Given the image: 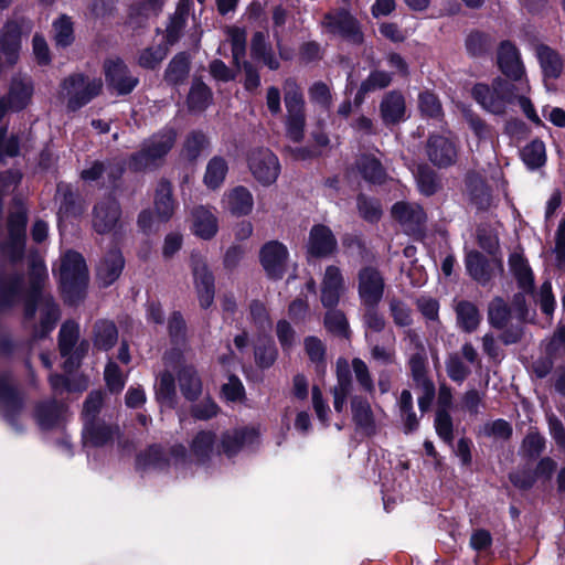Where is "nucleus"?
Segmentation results:
<instances>
[{
    "mask_svg": "<svg viewBox=\"0 0 565 565\" xmlns=\"http://www.w3.org/2000/svg\"><path fill=\"white\" fill-rule=\"evenodd\" d=\"M531 86L529 81L519 84L510 83L497 77L490 84L478 83L471 89L473 99L488 113L502 115L508 107L518 102L524 115L534 124L541 125L542 120L527 97Z\"/></svg>",
    "mask_w": 565,
    "mask_h": 565,
    "instance_id": "obj_1",
    "label": "nucleus"
},
{
    "mask_svg": "<svg viewBox=\"0 0 565 565\" xmlns=\"http://www.w3.org/2000/svg\"><path fill=\"white\" fill-rule=\"evenodd\" d=\"M102 86L103 84L99 78L73 75L62 83L58 98L66 103L68 109L76 110L97 96L102 90Z\"/></svg>",
    "mask_w": 565,
    "mask_h": 565,
    "instance_id": "obj_2",
    "label": "nucleus"
},
{
    "mask_svg": "<svg viewBox=\"0 0 565 565\" xmlns=\"http://www.w3.org/2000/svg\"><path fill=\"white\" fill-rule=\"evenodd\" d=\"M61 288L67 300L73 301V296H78L87 281V268L84 258L75 252H67L60 267Z\"/></svg>",
    "mask_w": 565,
    "mask_h": 565,
    "instance_id": "obj_3",
    "label": "nucleus"
},
{
    "mask_svg": "<svg viewBox=\"0 0 565 565\" xmlns=\"http://www.w3.org/2000/svg\"><path fill=\"white\" fill-rule=\"evenodd\" d=\"M285 105L287 109L286 132L290 140L299 142L305 135V102L298 86L290 81L285 84Z\"/></svg>",
    "mask_w": 565,
    "mask_h": 565,
    "instance_id": "obj_4",
    "label": "nucleus"
},
{
    "mask_svg": "<svg viewBox=\"0 0 565 565\" xmlns=\"http://www.w3.org/2000/svg\"><path fill=\"white\" fill-rule=\"evenodd\" d=\"M177 131L166 128L147 140L141 151L134 156L132 162L136 169L147 168L162 159L174 146Z\"/></svg>",
    "mask_w": 565,
    "mask_h": 565,
    "instance_id": "obj_5",
    "label": "nucleus"
},
{
    "mask_svg": "<svg viewBox=\"0 0 565 565\" xmlns=\"http://www.w3.org/2000/svg\"><path fill=\"white\" fill-rule=\"evenodd\" d=\"M248 169L254 179L263 186L274 184L280 173L277 156L267 148L253 150L248 156Z\"/></svg>",
    "mask_w": 565,
    "mask_h": 565,
    "instance_id": "obj_6",
    "label": "nucleus"
},
{
    "mask_svg": "<svg viewBox=\"0 0 565 565\" xmlns=\"http://www.w3.org/2000/svg\"><path fill=\"white\" fill-rule=\"evenodd\" d=\"M260 264L269 278L280 279L287 269L289 253L278 241L266 243L259 253Z\"/></svg>",
    "mask_w": 565,
    "mask_h": 565,
    "instance_id": "obj_7",
    "label": "nucleus"
},
{
    "mask_svg": "<svg viewBox=\"0 0 565 565\" xmlns=\"http://www.w3.org/2000/svg\"><path fill=\"white\" fill-rule=\"evenodd\" d=\"M359 296L366 308H375L384 294V279L373 267H364L359 271Z\"/></svg>",
    "mask_w": 565,
    "mask_h": 565,
    "instance_id": "obj_8",
    "label": "nucleus"
},
{
    "mask_svg": "<svg viewBox=\"0 0 565 565\" xmlns=\"http://www.w3.org/2000/svg\"><path fill=\"white\" fill-rule=\"evenodd\" d=\"M35 311H39L40 315V329L35 331V337L43 338L54 329L60 319V311L52 298L42 294L35 298L34 305L26 306L25 315L33 317Z\"/></svg>",
    "mask_w": 565,
    "mask_h": 565,
    "instance_id": "obj_9",
    "label": "nucleus"
},
{
    "mask_svg": "<svg viewBox=\"0 0 565 565\" xmlns=\"http://www.w3.org/2000/svg\"><path fill=\"white\" fill-rule=\"evenodd\" d=\"M121 210L111 198L99 201L93 210V227L99 234L111 233L120 226Z\"/></svg>",
    "mask_w": 565,
    "mask_h": 565,
    "instance_id": "obj_10",
    "label": "nucleus"
},
{
    "mask_svg": "<svg viewBox=\"0 0 565 565\" xmlns=\"http://www.w3.org/2000/svg\"><path fill=\"white\" fill-rule=\"evenodd\" d=\"M192 271L200 305L202 308H209L214 300V277L205 259L193 255Z\"/></svg>",
    "mask_w": 565,
    "mask_h": 565,
    "instance_id": "obj_11",
    "label": "nucleus"
},
{
    "mask_svg": "<svg viewBox=\"0 0 565 565\" xmlns=\"http://www.w3.org/2000/svg\"><path fill=\"white\" fill-rule=\"evenodd\" d=\"M497 61L501 72L512 79L514 82L513 84H519L521 81H527L520 53L511 42L504 41L500 44Z\"/></svg>",
    "mask_w": 565,
    "mask_h": 565,
    "instance_id": "obj_12",
    "label": "nucleus"
},
{
    "mask_svg": "<svg viewBox=\"0 0 565 565\" xmlns=\"http://www.w3.org/2000/svg\"><path fill=\"white\" fill-rule=\"evenodd\" d=\"M221 206L224 212L236 217L248 215L254 209L253 193L244 185L231 188L223 193Z\"/></svg>",
    "mask_w": 565,
    "mask_h": 565,
    "instance_id": "obj_13",
    "label": "nucleus"
},
{
    "mask_svg": "<svg viewBox=\"0 0 565 565\" xmlns=\"http://www.w3.org/2000/svg\"><path fill=\"white\" fill-rule=\"evenodd\" d=\"M190 230L201 239H212L218 231V218L212 207L195 206L190 214Z\"/></svg>",
    "mask_w": 565,
    "mask_h": 565,
    "instance_id": "obj_14",
    "label": "nucleus"
},
{
    "mask_svg": "<svg viewBox=\"0 0 565 565\" xmlns=\"http://www.w3.org/2000/svg\"><path fill=\"white\" fill-rule=\"evenodd\" d=\"M105 75L108 84L121 95L130 93L138 83V78L129 73L127 66L119 58L106 61Z\"/></svg>",
    "mask_w": 565,
    "mask_h": 565,
    "instance_id": "obj_15",
    "label": "nucleus"
},
{
    "mask_svg": "<svg viewBox=\"0 0 565 565\" xmlns=\"http://www.w3.org/2000/svg\"><path fill=\"white\" fill-rule=\"evenodd\" d=\"M25 224L26 216L22 209L11 214L9 218L10 238L2 249L13 260L20 258L23 254Z\"/></svg>",
    "mask_w": 565,
    "mask_h": 565,
    "instance_id": "obj_16",
    "label": "nucleus"
},
{
    "mask_svg": "<svg viewBox=\"0 0 565 565\" xmlns=\"http://www.w3.org/2000/svg\"><path fill=\"white\" fill-rule=\"evenodd\" d=\"M259 431L255 427H246L225 431L221 438V448L227 457L236 455L245 447L258 441Z\"/></svg>",
    "mask_w": 565,
    "mask_h": 565,
    "instance_id": "obj_17",
    "label": "nucleus"
},
{
    "mask_svg": "<svg viewBox=\"0 0 565 565\" xmlns=\"http://www.w3.org/2000/svg\"><path fill=\"white\" fill-rule=\"evenodd\" d=\"M323 24L330 32L340 34L353 43H361L363 40L355 19L347 11L327 14Z\"/></svg>",
    "mask_w": 565,
    "mask_h": 565,
    "instance_id": "obj_18",
    "label": "nucleus"
},
{
    "mask_svg": "<svg viewBox=\"0 0 565 565\" xmlns=\"http://www.w3.org/2000/svg\"><path fill=\"white\" fill-rule=\"evenodd\" d=\"M103 404V394L100 392H93L88 395L84 408H83V416H84V430H83V437L85 444H90L93 446H102V444L105 441L106 437H99L96 433L95 427V418L96 414L99 412Z\"/></svg>",
    "mask_w": 565,
    "mask_h": 565,
    "instance_id": "obj_19",
    "label": "nucleus"
},
{
    "mask_svg": "<svg viewBox=\"0 0 565 565\" xmlns=\"http://www.w3.org/2000/svg\"><path fill=\"white\" fill-rule=\"evenodd\" d=\"M426 152L429 160L437 167H448L452 164L457 158L455 143L443 135L429 137Z\"/></svg>",
    "mask_w": 565,
    "mask_h": 565,
    "instance_id": "obj_20",
    "label": "nucleus"
},
{
    "mask_svg": "<svg viewBox=\"0 0 565 565\" xmlns=\"http://www.w3.org/2000/svg\"><path fill=\"white\" fill-rule=\"evenodd\" d=\"M338 242L332 231L322 224L312 226L307 244L308 253L317 257H327L337 250Z\"/></svg>",
    "mask_w": 565,
    "mask_h": 565,
    "instance_id": "obj_21",
    "label": "nucleus"
},
{
    "mask_svg": "<svg viewBox=\"0 0 565 565\" xmlns=\"http://www.w3.org/2000/svg\"><path fill=\"white\" fill-rule=\"evenodd\" d=\"M344 289L345 284L341 270L335 266H328L321 284L322 305L327 308L335 307Z\"/></svg>",
    "mask_w": 565,
    "mask_h": 565,
    "instance_id": "obj_22",
    "label": "nucleus"
},
{
    "mask_svg": "<svg viewBox=\"0 0 565 565\" xmlns=\"http://www.w3.org/2000/svg\"><path fill=\"white\" fill-rule=\"evenodd\" d=\"M217 437L214 431H199L190 444V456L198 463H205L216 455Z\"/></svg>",
    "mask_w": 565,
    "mask_h": 565,
    "instance_id": "obj_23",
    "label": "nucleus"
},
{
    "mask_svg": "<svg viewBox=\"0 0 565 565\" xmlns=\"http://www.w3.org/2000/svg\"><path fill=\"white\" fill-rule=\"evenodd\" d=\"M124 258L118 249H111L98 264L97 279L104 287L111 285L118 279L124 269Z\"/></svg>",
    "mask_w": 565,
    "mask_h": 565,
    "instance_id": "obj_24",
    "label": "nucleus"
},
{
    "mask_svg": "<svg viewBox=\"0 0 565 565\" xmlns=\"http://www.w3.org/2000/svg\"><path fill=\"white\" fill-rule=\"evenodd\" d=\"M381 117L385 124H396L406 119V104L404 96L392 90L387 93L380 105Z\"/></svg>",
    "mask_w": 565,
    "mask_h": 565,
    "instance_id": "obj_25",
    "label": "nucleus"
},
{
    "mask_svg": "<svg viewBox=\"0 0 565 565\" xmlns=\"http://www.w3.org/2000/svg\"><path fill=\"white\" fill-rule=\"evenodd\" d=\"M78 339V326L74 322H65L60 330V351L63 356H68L64 369L71 371L78 364V356L71 354L74 344Z\"/></svg>",
    "mask_w": 565,
    "mask_h": 565,
    "instance_id": "obj_26",
    "label": "nucleus"
},
{
    "mask_svg": "<svg viewBox=\"0 0 565 565\" xmlns=\"http://www.w3.org/2000/svg\"><path fill=\"white\" fill-rule=\"evenodd\" d=\"M509 266L512 275L518 280L519 287L526 292L532 291L533 273L522 253L513 252L509 257Z\"/></svg>",
    "mask_w": 565,
    "mask_h": 565,
    "instance_id": "obj_27",
    "label": "nucleus"
},
{
    "mask_svg": "<svg viewBox=\"0 0 565 565\" xmlns=\"http://www.w3.org/2000/svg\"><path fill=\"white\" fill-rule=\"evenodd\" d=\"M227 172L228 164L224 158L218 156L211 158L203 175L204 185L212 191L220 189L225 181Z\"/></svg>",
    "mask_w": 565,
    "mask_h": 565,
    "instance_id": "obj_28",
    "label": "nucleus"
},
{
    "mask_svg": "<svg viewBox=\"0 0 565 565\" xmlns=\"http://www.w3.org/2000/svg\"><path fill=\"white\" fill-rule=\"evenodd\" d=\"M352 417L356 426L367 434L375 430V422L371 405L362 397L354 396L351 399Z\"/></svg>",
    "mask_w": 565,
    "mask_h": 565,
    "instance_id": "obj_29",
    "label": "nucleus"
},
{
    "mask_svg": "<svg viewBox=\"0 0 565 565\" xmlns=\"http://www.w3.org/2000/svg\"><path fill=\"white\" fill-rule=\"evenodd\" d=\"M458 326L465 332H473L480 324L481 315L478 308L470 301L461 300L455 306Z\"/></svg>",
    "mask_w": 565,
    "mask_h": 565,
    "instance_id": "obj_30",
    "label": "nucleus"
},
{
    "mask_svg": "<svg viewBox=\"0 0 565 565\" xmlns=\"http://www.w3.org/2000/svg\"><path fill=\"white\" fill-rule=\"evenodd\" d=\"M32 96V86L26 78H14L8 95V107L13 110L24 108Z\"/></svg>",
    "mask_w": 565,
    "mask_h": 565,
    "instance_id": "obj_31",
    "label": "nucleus"
},
{
    "mask_svg": "<svg viewBox=\"0 0 565 565\" xmlns=\"http://www.w3.org/2000/svg\"><path fill=\"white\" fill-rule=\"evenodd\" d=\"M536 56L545 77L556 78L563 70V62L559 55L546 45L536 47Z\"/></svg>",
    "mask_w": 565,
    "mask_h": 565,
    "instance_id": "obj_32",
    "label": "nucleus"
},
{
    "mask_svg": "<svg viewBox=\"0 0 565 565\" xmlns=\"http://www.w3.org/2000/svg\"><path fill=\"white\" fill-rule=\"evenodd\" d=\"M154 210L159 221H168L174 212L171 185L167 182L160 183L154 199Z\"/></svg>",
    "mask_w": 565,
    "mask_h": 565,
    "instance_id": "obj_33",
    "label": "nucleus"
},
{
    "mask_svg": "<svg viewBox=\"0 0 565 565\" xmlns=\"http://www.w3.org/2000/svg\"><path fill=\"white\" fill-rule=\"evenodd\" d=\"M406 339L411 342V344L414 345L416 352L412 354L409 359V365L412 369V373L414 379L418 383H424V381H427L424 375V369H425V353H424V347L418 338V335L412 331L408 330L406 332Z\"/></svg>",
    "mask_w": 565,
    "mask_h": 565,
    "instance_id": "obj_34",
    "label": "nucleus"
},
{
    "mask_svg": "<svg viewBox=\"0 0 565 565\" xmlns=\"http://www.w3.org/2000/svg\"><path fill=\"white\" fill-rule=\"evenodd\" d=\"M466 267L469 275L480 284H487L492 277L487 260L479 252L471 250L467 254Z\"/></svg>",
    "mask_w": 565,
    "mask_h": 565,
    "instance_id": "obj_35",
    "label": "nucleus"
},
{
    "mask_svg": "<svg viewBox=\"0 0 565 565\" xmlns=\"http://www.w3.org/2000/svg\"><path fill=\"white\" fill-rule=\"evenodd\" d=\"M179 385L185 398L194 401L202 392L201 380L192 366H184L179 372Z\"/></svg>",
    "mask_w": 565,
    "mask_h": 565,
    "instance_id": "obj_36",
    "label": "nucleus"
},
{
    "mask_svg": "<svg viewBox=\"0 0 565 565\" xmlns=\"http://www.w3.org/2000/svg\"><path fill=\"white\" fill-rule=\"evenodd\" d=\"M392 214L394 218L407 225H419L425 221V213L417 204L398 202L393 205Z\"/></svg>",
    "mask_w": 565,
    "mask_h": 565,
    "instance_id": "obj_37",
    "label": "nucleus"
},
{
    "mask_svg": "<svg viewBox=\"0 0 565 565\" xmlns=\"http://www.w3.org/2000/svg\"><path fill=\"white\" fill-rule=\"evenodd\" d=\"M65 408L55 402H49L38 407L36 419L43 429H50L64 419Z\"/></svg>",
    "mask_w": 565,
    "mask_h": 565,
    "instance_id": "obj_38",
    "label": "nucleus"
},
{
    "mask_svg": "<svg viewBox=\"0 0 565 565\" xmlns=\"http://www.w3.org/2000/svg\"><path fill=\"white\" fill-rule=\"evenodd\" d=\"M212 102L210 88L201 81H194L189 93L188 104L192 111H203Z\"/></svg>",
    "mask_w": 565,
    "mask_h": 565,
    "instance_id": "obj_39",
    "label": "nucleus"
},
{
    "mask_svg": "<svg viewBox=\"0 0 565 565\" xmlns=\"http://www.w3.org/2000/svg\"><path fill=\"white\" fill-rule=\"evenodd\" d=\"M358 169L363 178L372 183H382L385 180V170L374 157H361L358 161Z\"/></svg>",
    "mask_w": 565,
    "mask_h": 565,
    "instance_id": "obj_40",
    "label": "nucleus"
},
{
    "mask_svg": "<svg viewBox=\"0 0 565 565\" xmlns=\"http://www.w3.org/2000/svg\"><path fill=\"white\" fill-rule=\"evenodd\" d=\"M391 75L384 71L372 72L361 84L356 100L362 102L365 94L383 89L391 84Z\"/></svg>",
    "mask_w": 565,
    "mask_h": 565,
    "instance_id": "obj_41",
    "label": "nucleus"
},
{
    "mask_svg": "<svg viewBox=\"0 0 565 565\" xmlns=\"http://www.w3.org/2000/svg\"><path fill=\"white\" fill-rule=\"evenodd\" d=\"M53 39L56 46H68L74 41L73 22L66 15H61L53 22Z\"/></svg>",
    "mask_w": 565,
    "mask_h": 565,
    "instance_id": "obj_42",
    "label": "nucleus"
},
{
    "mask_svg": "<svg viewBox=\"0 0 565 565\" xmlns=\"http://www.w3.org/2000/svg\"><path fill=\"white\" fill-rule=\"evenodd\" d=\"M522 159L530 169H536L545 163V145L541 140H533L522 150Z\"/></svg>",
    "mask_w": 565,
    "mask_h": 565,
    "instance_id": "obj_43",
    "label": "nucleus"
},
{
    "mask_svg": "<svg viewBox=\"0 0 565 565\" xmlns=\"http://www.w3.org/2000/svg\"><path fill=\"white\" fill-rule=\"evenodd\" d=\"M117 341V329L113 322L100 321L95 326V345L100 350L110 349Z\"/></svg>",
    "mask_w": 565,
    "mask_h": 565,
    "instance_id": "obj_44",
    "label": "nucleus"
},
{
    "mask_svg": "<svg viewBox=\"0 0 565 565\" xmlns=\"http://www.w3.org/2000/svg\"><path fill=\"white\" fill-rule=\"evenodd\" d=\"M305 349L312 363L316 364L317 372H324L326 367V347L316 337L305 339Z\"/></svg>",
    "mask_w": 565,
    "mask_h": 565,
    "instance_id": "obj_45",
    "label": "nucleus"
},
{
    "mask_svg": "<svg viewBox=\"0 0 565 565\" xmlns=\"http://www.w3.org/2000/svg\"><path fill=\"white\" fill-rule=\"evenodd\" d=\"M21 407L22 401L15 392L0 388V412L7 420L11 422Z\"/></svg>",
    "mask_w": 565,
    "mask_h": 565,
    "instance_id": "obj_46",
    "label": "nucleus"
},
{
    "mask_svg": "<svg viewBox=\"0 0 565 565\" xmlns=\"http://www.w3.org/2000/svg\"><path fill=\"white\" fill-rule=\"evenodd\" d=\"M207 146L209 140L203 132L192 131L184 141L183 154L189 160H195Z\"/></svg>",
    "mask_w": 565,
    "mask_h": 565,
    "instance_id": "obj_47",
    "label": "nucleus"
},
{
    "mask_svg": "<svg viewBox=\"0 0 565 565\" xmlns=\"http://www.w3.org/2000/svg\"><path fill=\"white\" fill-rule=\"evenodd\" d=\"M19 50V34L13 26H8L0 36V51L9 63H14Z\"/></svg>",
    "mask_w": 565,
    "mask_h": 565,
    "instance_id": "obj_48",
    "label": "nucleus"
},
{
    "mask_svg": "<svg viewBox=\"0 0 565 565\" xmlns=\"http://www.w3.org/2000/svg\"><path fill=\"white\" fill-rule=\"evenodd\" d=\"M175 396L174 379L172 374L166 372L160 375L157 386V398L166 406L172 407Z\"/></svg>",
    "mask_w": 565,
    "mask_h": 565,
    "instance_id": "obj_49",
    "label": "nucleus"
},
{
    "mask_svg": "<svg viewBox=\"0 0 565 565\" xmlns=\"http://www.w3.org/2000/svg\"><path fill=\"white\" fill-rule=\"evenodd\" d=\"M510 317L507 303L501 298L493 299L488 309V318L490 323L495 328H503Z\"/></svg>",
    "mask_w": 565,
    "mask_h": 565,
    "instance_id": "obj_50",
    "label": "nucleus"
},
{
    "mask_svg": "<svg viewBox=\"0 0 565 565\" xmlns=\"http://www.w3.org/2000/svg\"><path fill=\"white\" fill-rule=\"evenodd\" d=\"M189 73V62L184 55L175 56L166 71V78L172 84H177L185 78Z\"/></svg>",
    "mask_w": 565,
    "mask_h": 565,
    "instance_id": "obj_51",
    "label": "nucleus"
},
{
    "mask_svg": "<svg viewBox=\"0 0 565 565\" xmlns=\"http://www.w3.org/2000/svg\"><path fill=\"white\" fill-rule=\"evenodd\" d=\"M418 106L424 116L438 118L441 115L440 102L429 92H425L419 95Z\"/></svg>",
    "mask_w": 565,
    "mask_h": 565,
    "instance_id": "obj_52",
    "label": "nucleus"
},
{
    "mask_svg": "<svg viewBox=\"0 0 565 565\" xmlns=\"http://www.w3.org/2000/svg\"><path fill=\"white\" fill-rule=\"evenodd\" d=\"M446 370L448 376L455 382H463L469 375L470 370L460 360L458 354H451L446 361Z\"/></svg>",
    "mask_w": 565,
    "mask_h": 565,
    "instance_id": "obj_53",
    "label": "nucleus"
},
{
    "mask_svg": "<svg viewBox=\"0 0 565 565\" xmlns=\"http://www.w3.org/2000/svg\"><path fill=\"white\" fill-rule=\"evenodd\" d=\"M104 172H107L109 179L115 180L121 173V168L105 167L100 162H94L88 169L82 171V178L85 181L98 180Z\"/></svg>",
    "mask_w": 565,
    "mask_h": 565,
    "instance_id": "obj_54",
    "label": "nucleus"
},
{
    "mask_svg": "<svg viewBox=\"0 0 565 565\" xmlns=\"http://www.w3.org/2000/svg\"><path fill=\"white\" fill-rule=\"evenodd\" d=\"M545 447V439L536 431H530L523 439L521 450L529 457L539 456Z\"/></svg>",
    "mask_w": 565,
    "mask_h": 565,
    "instance_id": "obj_55",
    "label": "nucleus"
},
{
    "mask_svg": "<svg viewBox=\"0 0 565 565\" xmlns=\"http://www.w3.org/2000/svg\"><path fill=\"white\" fill-rule=\"evenodd\" d=\"M228 38L232 43L233 60L238 65L239 60L245 54L246 33L238 28H231L228 30Z\"/></svg>",
    "mask_w": 565,
    "mask_h": 565,
    "instance_id": "obj_56",
    "label": "nucleus"
},
{
    "mask_svg": "<svg viewBox=\"0 0 565 565\" xmlns=\"http://www.w3.org/2000/svg\"><path fill=\"white\" fill-rule=\"evenodd\" d=\"M358 209L360 215L370 222H375L381 217L382 210L380 204L374 201L360 195L358 199Z\"/></svg>",
    "mask_w": 565,
    "mask_h": 565,
    "instance_id": "obj_57",
    "label": "nucleus"
},
{
    "mask_svg": "<svg viewBox=\"0 0 565 565\" xmlns=\"http://www.w3.org/2000/svg\"><path fill=\"white\" fill-rule=\"evenodd\" d=\"M417 185L420 193L431 195L437 190V181L433 171L427 168H419L416 174Z\"/></svg>",
    "mask_w": 565,
    "mask_h": 565,
    "instance_id": "obj_58",
    "label": "nucleus"
},
{
    "mask_svg": "<svg viewBox=\"0 0 565 565\" xmlns=\"http://www.w3.org/2000/svg\"><path fill=\"white\" fill-rule=\"evenodd\" d=\"M436 431L440 438L447 443L452 440V422L451 417L445 409H439L435 418Z\"/></svg>",
    "mask_w": 565,
    "mask_h": 565,
    "instance_id": "obj_59",
    "label": "nucleus"
},
{
    "mask_svg": "<svg viewBox=\"0 0 565 565\" xmlns=\"http://www.w3.org/2000/svg\"><path fill=\"white\" fill-rule=\"evenodd\" d=\"M352 369L354 371L356 381L369 393L374 391V384L369 372L367 365L359 358L353 359Z\"/></svg>",
    "mask_w": 565,
    "mask_h": 565,
    "instance_id": "obj_60",
    "label": "nucleus"
},
{
    "mask_svg": "<svg viewBox=\"0 0 565 565\" xmlns=\"http://www.w3.org/2000/svg\"><path fill=\"white\" fill-rule=\"evenodd\" d=\"M324 324L330 332L342 335L347 333L348 321L345 316L339 310H331L327 312Z\"/></svg>",
    "mask_w": 565,
    "mask_h": 565,
    "instance_id": "obj_61",
    "label": "nucleus"
},
{
    "mask_svg": "<svg viewBox=\"0 0 565 565\" xmlns=\"http://www.w3.org/2000/svg\"><path fill=\"white\" fill-rule=\"evenodd\" d=\"M167 50L160 45L145 50L139 56V64L146 68H153L166 57Z\"/></svg>",
    "mask_w": 565,
    "mask_h": 565,
    "instance_id": "obj_62",
    "label": "nucleus"
},
{
    "mask_svg": "<svg viewBox=\"0 0 565 565\" xmlns=\"http://www.w3.org/2000/svg\"><path fill=\"white\" fill-rule=\"evenodd\" d=\"M104 375L106 384L111 392H119L124 388L125 377L114 362H109L106 365Z\"/></svg>",
    "mask_w": 565,
    "mask_h": 565,
    "instance_id": "obj_63",
    "label": "nucleus"
},
{
    "mask_svg": "<svg viewBox=\"0 0 565 565\" xmlns=\"http://www.w3.org/2000/svg\"><path fill=\"white\" fill-rule=\"evenodd\" d=\"M390 310L397 326L406 327L411 324V309L404 302L397 299L391 300Z\"/></svg>",
    "mask_w": 565,
    "mask_h": 565,
    "instance_id": "obj_64",
    "label": "nucleus"
}]
</instances>
